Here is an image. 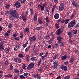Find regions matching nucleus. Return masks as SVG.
<instances>
[{"mask_svg":"<svg viewBox=\"0 0 79 79\" xmlns=\"http://www.w3.org/2000/svg\"><path fill=\"white\" fill-rule=\"evenodd\" d=\"M18 57L20 58H24V56L22 54H19L18 55Z\"/></svg>","mask_w":79,"mask_h":79,"instance_id":"nucleus-22","label":"nucleus"},{"mask_svg":"<svg viewBox=\"0 0 79 79\" xmlns=\"http://www.w3.org/2000/svg\"><path fill=\"white\" fill-rule=\"evenodd\" d=\"M18 62L19 63H20L21 62V59L19 58H18Z\"/></svg>","mask_w":79,"mask_h":79,"instance_id":"nucleus-58","label":"nucleus"},{"mask_svg":"<svg viewBox=\"0 0 79 79\" xmlns=\"http://www.w3.org/2000/svg\"><path fill=\"white\" fill-rule=\"evenodd\" d=\"M42 34H39L38 37L39 40H42Z\"/></svg>","mask_w":79,"mask_h":79,"instance_id":"nucleus-20","label":"nucleus"},{"mask_svg":"<svg viewBox=\"0 0 79 79\" xmlns=\"http://www.w3.org/2000/svg\"><path fill=\"white\" fill-rule=\"evenodd\" d=\"M22 68L24 70H26V64H24L22 66Z\"/></svg>","mask_w":79,"mask_h":79,"instance_id":"nucleus-40","label":"nucleus"},{"mask_svg":"<svg viewBox=\"0 0 79 79\" xmlns=\"http://www.w3.org/2000/svg\"><path fill=\"white\" fill-rule=\"evenodd\" d=\"M25 31L27 34L29 32V28L28 27H26V28H25Z\"/></svg>","mask_w":79,"mask_h":79,"instance_id":"nucleus-23","label":"nucleus"},{"mask_svg":"<svg viewBox=\"0 0 79 79\" xmlns=\"http://www.w3.org/2000/svg\"><path fill=\"white\" fill-rule=\"evenodd\" d=\"M34 77L35 79L37 78V79H40L42 77L40 76V74L39 73H36V75L34 76Z\"/></svg>","mask_w":79,"mask_h":79,"instance_id":"nucleus-10","label":"nucleus"},{"mask_svg":"<svg viewBox=\"0 0 79 79\" xmlns=\"http://www.w3.org/2000/svg\"><path fill=\"white\" fill-rule=\"evenodd\" d=\"M70 20V19H68L65 20H64L65 23V24H67V23H68V22Z\"/></svg>","mask_w":79,"mask_h":79,"instance_id":"nucleus-31","label":"nucleus"},{"mask_svg":"<svg viewBox=\"0 0 79 79\" xmlns=\"http://www.w3.org/2000/svg\"><path fill=\"white\" fill-rule=\"evenodd\" d=\"M30 49H31V47L30 46H28L25 49V52H28V50H29Z\"/></svg>","mask_w":79,"mask_h":79,"instance_id":"nucleus-35","label":"nucleus"},{"mask_svg":"<svg viewBox=\"0 0 79 79\" xmlns=\"http://www.w3.org/2000/svg\"><path fill=\"white\" fill-rule=\"evenodd\" d=\"M53 64L54 65H56L57 66H58V62L57 61H55L54 63H53Z\"/></svg>","mask_w":79,"mask_h":79,"instance_id":"nucleus-53","label":"nucleus"},{"mask_svg":"<svg viewBox=\"0 0 79 79\" xmlns=\"http://www.w3.org/2000/svg\"><path fill=\"white\" fill-rule=\"evenodd\" d=\"M13 76V75L10 73L8 74L5 75V77H8L9 78H10V77H12Z\"/></svg>","mask_w":79,"mask_h":79,"instance_id":"nucleus-16","label":"nucleus"},{"mask_svg":"<svg viewBox=\"0 0 79 79\" xmlns=\"http://www.w3.org/2000/svg\"><path fill=\"white\" fill-rule=\"evenodd\" d=\"M75 15V13H73V14H72L70 16V19H73V18L74 17Z\"/></svg>","mask_w":79,"mask_h":79,"instance_id":"nucleus-30","label":"nucleus"},{"mask_svg":"<svg viewBox=\"0 0 79 79\" xmlns=\"http://www.w3.org/2000/svg\"><path fill=\"white\" fill-rule=\"evenodd\" d=\"M29 44V42L27 41L26 42L25 44L22 45V46H23V47L24 48L26 47H27V44Z\"/></svg>","mask_w":79,"mask_h":79,"instance_id":"nucleus-21","label":"nucleus"},{"mask_svg":"<svg viewBox=\"0 0 79 79\" xmlns=\"http://www.w3.org/2000/svg\"><path fill=\"white\" fill-rule=\"evenodd\" d=\"M9 16L10 20H12V18H18V12L16 10L11 9L9 11Z\"/></svg>","mask_w":79,"mask_h":79,"instance_id":"nucleus-1","label":"nucleus"},{"mask_svg":"<svg viewBox=\"0 0 79 79\" xmlns=\"http://www.w3.org/2000/svg\"><path fill=\"white\" fill-rule=\"evenodd\" d=\"M57 39L58 40V44H61V43H62L61 40H63V38L62 36H59L57 37Z\"/></svg>","mask_w":79,"mask_h":79,"instance_id":"nucleus-6","label":"nucleus"},{"mask_svg":"<svg viewBox=\"0 0 79 79\" xmlns=\"http://www.w3.org/2000/svg\"><path fill=\"white\" fill-rule=\"evenodd\" d=\"M69 43H70V44H73V40H71V38H69Z\"/></svg>","mask_w":79,"mask_h":79,"instance_id":"nucleus-49","label":"nucleus"},{"mask_svg":"<svg viewBox=\"0 0 79 79\" xmlns=\"http://www.w3.org/2000/svg\"><path fill=\"white\" fill-rule=\"evenodd\" d=\"M4 50V48H3V44H0V50Z\"/></svg>","mask_w":79,"mask_h":79,"instance_id":"nucleus-19","label":"nucleus"},{"mask_svg":"<svg viewBox=\"0 0 79 79\" xmlns=\"http://www.w3.org/2000/svg\"><path fill=\"white\" fill-rule=\"evenodd\" d=\"M58 66V65H54L52 66V68L53 69H57V67Z\"/></svg>","mask_w":79,"mask_h":79,"instance_id":"nucleus-44","label":"nucleus"},{"mask_svg":"<svg viewBox=\"0 0 79 79\" xmlns=\"http://www.w3.org/2000/svg\"><path fill=\"white\" fill-rule=\"evenodd\" d=\"M37 60V59H36V57H32L31 58V61H34L35 60Z\"/></svg>","mask_w":79,"mask_h":79,"instance_id":"nucleus-41","label":"nucleus"},{"mask_svg":"<svg viewBox=\"0 0 79 79\" xmlns=\"http://www.w3.org/2000/svg\"><path fill=\"white\" fill-rule=\"evenodd\" d=\"M14 6H16V8H21V2H20L17 1L14 4Z\"/></svg>","mask_w":79,"mask_h":79,"instance_id":"nucleus-5","label":"nucleus"},{"mask_svg":"<svg viewBox=\"0 0 79 79\" xmlns=\"http://www.w3.org/2000/svg\"><path fill=\"white\" fill-rule=\"evenodd\" d=\"M10 7V4H6L5 6V7L6 9H9Z\"/></svg>","mask_w":79,"mask_h":79,"instance_id":"nucleus-27","label":"nucleus"},{"mask_svg":"<svg viewBox=\"0 0 79 79\" xmlns=\"http://www.w3.org/2000/svg\"><path fill=\"white\" fill-rule=\"evenodd\" d=\"M75 23H76L75 20L70 22L68 25V27L69 28L73 27L75 25Z\"/></svg>","mask_w":79,"mask_h":79,"instance_id":"nucleus-2","label":"nucleus"},{"mask_svg":"<svg viewBox=\"0 0 79 79\" xmlns=\"http://www.w3.org/2000/svg\"><path fill=\"white\" fill-rule=\"evenodd\" d=\"M55 26L56 27V29H59L60 27L59 23H56L55 24Z\"/></svg>","mask_w":79,"mask_h":79,"instance_id":"nucleus-29","label":"nucleus"},{"mask_svg":"<svg viewBox=\"0 0 79 79\" xmlns=\"http://www.w3.org/2000/svg\"><path fill=\"white\" fill-rule=\"evenodd\" d=\"M35 64V63H30L27 67V69L28 70H31L32 68H34Z\"/></svg>","mask_w":79,"mask_h":79,"instance_id":"nucleus-3","label":"nucleus"},{"mask_svg":"<svg viewBox=\"0 0 79 79\" xmlns=\"http://www.w3.org/2000/svg\"><path fill=\"white\" fill-rule=\"evenodd\" d=\"M53 32H51L50 33V36L51 37V39H55V36Z\"/></svg>","mask_w":79,"mask_h":79,"instance_id":"nucleus-14","label":"nucleus"},{"mask_svg":"<svg viewBox=\"0 0 79 79\" xmlns=\"http://www.w3.org/2000/svg\"><path fill=\"white\" fill-rule=\"evenodd\" d=\"M44 39L45 40H49L50 39V36L47 35L44 37Z\"/></svg>","mask_w":79,"mask_h":79,"instance_id":"nucleus-24","label":"nucleus"},{"mask_svg":"<svg viewBox=\"0 0 79 79\" xmlns=\"http://www.w3.org/2000/svg\"><path fill=\"white\" fill-rule=\"evenodd\" d=\"M68 35L69 36V38H71L72 37V34L70 32H69L68 33Z\"/></svg>","mask_w":79,"mask_h":79,"instance_id":"nucleus-37","label":"nucleus"},{"mask_svg":"<svg viewBox=\"0 0 79 79\" xmlns=\"http://www.w3.org/2000/svg\"><path fill=\"white\" fill-rule=\"evenodd\" d=\"M8 61L6 60L5 62V65H8Z\"/></svg>","mask_w":79,"mask_h":79,"instance_id":"nucleus-61","label":"nucleus"},{"mask_svg":"<svg viewBox=\"0 0 79 79\" xmlns=\"http://www.w3.org/2000/svg\"><path fill=\"white\" fill-rule=\"evenodd\" d=\"M8 27L9 28H10V29H11L12 27V24L11 23H9V25Z\"/></svg>","mask_w":79,"mask_h":79,"instance_id":"nucleus-55","label":"nucleus"},{"mask_svg":"<svg viewBox=\"0 0 79 79\" xmlns=\"http://www.w3.org/2000/svg\"><path fill=\"white\" fill-rule=\"evenodd\" d=\"M19 45H17L14 48V50L15 51H18L19 50Z\"/></svg>","mask_w":79,"mask_h":79,"instance_id":"nucleus-15","label":"nucleus"},{"mask_svg":"<svg viewBox=\"0 0 79 79\" xmlns=\"http://www.w3.org/2000/svg\"><path fill=\"white\" fill-rule=\"evenodd\" d=\"M38 21L39 24H42V19L40 18L39 19Z\"/></svg>","mask_w":79,"mask_h":79,"instance_id":"nucleus-28","label":"nucleus"},{"mask_svg":"<svg viewBox=\"0 0 79 79\" xmlns=\"http://www.w3.org/2000/svg\"><path fill=\"white\" fill-rule=\"evenodd\" d=\"M39 6L40 8H41V11H44V9H45V7L43 6H42V5L40 4L39 5Z\"/></svg>","mask_w":79,"mask_h":79,"instance_id":"nucleus-25","label":"nucleus"},{"mask_svg":"<svg viewBox=\"0 0 79 79\" xmlns=\"http://www.w3.org/2000/svg\"><path fill=\"white\" fill-rule=\"evenodd\" d=\"M38 71H39V72H40V73H42V71H43V69H42V68H40L38 69Z\"/></svg>","mask_w":79,"mask_h":79,"instance_id":"nucleus-47","label":"nucleus"},{"mask_svg":"<svg viewBox=\"0 0 79 79\" xmlns=\"http://www.w3.org/2000/svg\"><path fill=\"white\" fill-rule=\"evenodd\" d=\"M45 20L47 23H49L50 22V20H49V19L48 18V17H46L45 19Z\"/></svg>","mask_w":79,"mask_h":79,"instance_id":"nucleus-34","label":"nucleus"},{"mask_svg":"<svg viewBox=\"0 0 79 79\" xmlns=\"http://www.w3.org/2000/svg\"><path fill=\"white\" fill-rule=\"evenodd\" d=\"M74 61V59H73V58H71L70 60V61L71 63H71V64H73V63H72Z\"/></svg>","mask_w":79,"mask_h":79,"instance_id":"nucleus-45","label":"nucleus"},{"mask_svg":"<svg viewBox=\"0 0 79 79\" xmlns=\"http://www.w3.org/2000/svg\"><path fill=\"white\" fill-rule=\"evenodd\" d=\"M55 40V39H53V38H50V40L48 41V42L49 44H51L53 43V41Z\"/></svg>","mask_w":79,"mask_h":79,"instance_id":"nucleus-13","label":"nucleus"},{"mask_svg":"<svg viewBox=\"0 0 79 79\" xmlns=\"http://www.w3.org/2000/svg\"><path fill=\"white\" fill-rule=\"evenodd\" d=\"M4 51L7 54L9 52V49L8 48H6L4 49Z\"/></svg>","mask_w":79,"mask_h":79,"instance_id":"nucleus-32","label":"nucleus"},{"mask_svg":"<svg viewBox=\"0 0 79 79\" xmlns=\"http://www.w3.org/2000/svg\"><path fill=\"white\" fill-rule=\"evenodd\" d=\"M29 58H30V56H29V55H27L26 58V62H27L29 61Z\"/></svg>","mask_w":79,"mask_h":79,"instance_id":"nucleus-18","label":"nucleus"},{"mask_svg":"<svg viewBox=\"0 0 79 79\" xmlns=\"http://www.w3.org/2000/svg\"><path fill=\"white\" fill-rule=\"evenodd\" d=\"M67 58H68V56L66 55H65L61 57V59L62 60H66Z\"/></svg>","mask_w":79,"mask_h":79,"instance_id":"nucleus-12","label":"nucleus"},{"mask_svg":"<svg viewBox=\"0 0 79 79\" xmlns=\"http://www.w3.org/2000/svg\"><path fill=\"white\" fill-rule=\"evenodd\" d=\"M70 79V75L65 76L64 79Z\"/></svg>","mask_w":79,"mask_h":79,"instance_id":"nucleus-38","label":"nucleus"},{"mask_svg":"<svg viewBox=\"0 0 79 79\" xmlns=\"http://www.w3.org/2000/svg\"><path fill=\"white\" fill-rule=\"evenodd\" d=\"M61 43V44H60V46L61 47H64V45H65V44L63 42Z\"/></svg>","mask_w":79,"mask_h":79,"instance_id":"nucleus-46","label":"nucleus"},{"mask_svg":"<svg viewBox=\"0 0 79 79\" xmlns=\"http://www.w3.org/2000/svg\"><path fill=\"white\" fill-rule=\"evenodd\" d=\"M43 6L44 8L46 7V6H47V3H44L43 4Z\"/></svg>","mask_w":79,"mask_h":79,"instance_id":"nucleus-64","label":"nucleus"},{"mask_svg":"<svg viewBox=\"0 0 79 79\" xmlns=\"http://www.w3.org/2000/svg\"><path fill=\"white\" fill-rule=\"evenodd\" d=\"M22 19L23 21H24V22H25V21H26V17L22 15Z\"/></svg>","mask_w":79,"mask_h":79,"instance_id":"nucleus-26","label":"nucleus"},{"mask_svg":"<svg viewBox=\"0 0 79 79\" xmlns=\"http://www.w3.org/2000/svg\"><path fill=\"white\" fill-rule=\"evenodd\" d=\"M77 32V30H75L73 31V33L74 34H76Z\"/></svg>","mask_w":79,"mask_h":79,"instance_id":"nucleus-56","label":"nucleus"},{"mask_svg":"<svg viewBox=\"0 0 79 79\" xmlns=\"http://www.w3.org/2000/svg\"><path fill=\"white\" fill-rule=\"evenodd\" d=\"M26 0H22L21 1V3H22V4H23V3H25V2H26Z\"/></svg>","mask_w":79,"mask_h":79,"instance_id":"nucleus-59","label":"nucleus"},{"mask_svg":"<svg viewBox=\"0 0 79 79\" xmlns=\"http://www.w3.org/2000/svg\"><path fill=\"white\" fill-rule=\"evenodd\" d=\"M46 12H47L48 14V15L50 14V12H49V10H48V9H46Z\"/></svg>","mask_w":79,"mask_h":79,"instance_id":"nucleus-62","label":"nucleus"},{"mask_svg":"<svg viewBox=\"0 0 79 79\" xmlns=\"http://www.w3.org/2000/svg\"><path fill=\"white\" fill-rule=\"evenodd\" d=\"M54 2L55 3L57 4L58 2V0H54Z\"/></svg>","mask_w":79,"mask_h":79,"instance_id":"nucleus-63","label":"nucleus"},{"mask_svg":"<svg viewBox=\"0 0 79 79\" xmlns=\"http://www.w3.org/2000/svg\"><path fill=\"white\" fill-rule=\"evenodd\" d=\"M28 39L30 42L32 43L33 41H35L37 39V37L35 36H33L32 37H30Z\"/></svg>","mask_w":79,"mask_h":79,"instance_id":"nucleus-4","label":"nucleus"},{"mask_svg":"<svg viewBox=\"0 0 79 79\" xmlns=\"http://www.w3.org/2000/svg\"><path fill=\"white\" fill-rule=\"evenodd\" d=\"M19 77L20 79H25L26 77H25L24 75H22L20 76Z\"/></svg>","mask_w":79,"mask_h":79,"instance_id":"nucleus-39","label":"nucleus"},{"mask_svg":"<svg viewBox=\"0 0 79 79\" xmlns=\"http://www.w3.org/2000/svg\"><path fill=\"white\" fill-rule=\"evenodd\" d=\"M43 28V27L42 26H40L39 27H38L35 28L36 30L37 31H39V30H41Z\"/></svg>","mask_w":79,"mask_h":79,"instance_id":"nucleus-17","label":"nucleus"},{"mask_svg":"<svg viewBox=\"0 0 79 79\" xmlns=\"http://www.w3.org/2000/svg\"><path fill=\"white\" fill-rule=\"evenodd\" d=\"M57 56H57L56 54L53 57V60H55V59H56L57 58Z\"/></svg>","mask_w":79,"mask_h":79,"instance_id":"nucleus-51","label":"nucleus"},{"mask_svg":"<svg viewBox=\"0 0 79 79\" xmlns=\"http://www.w3.org/2000/svg\"><path fill=\"white\" fill-rule=\"evenodd\" d=\"M13 67L12 64H11L10 66V68L8 69L9 71H11V70H13Z\"/></svg>","mask_w":79,"mask_h":79,"instance_id":"nucleus-36","label":"nucleus"},{"mask_svg":"<svg viewBox=\"0 0 79 79\" xmlns=\"http://www.w3.org/2000/svg\"><path fill=\"white\" fill-rule=\"evenodd\" d=\"M18 58H15L14 59V60L15 62H17V61H18Z\"/></svg>","mask_w":79,"mask_h":79,"instance_id":"nucleus-57","label":"nucleus"},{"mask_svg":"<svg viewBox=\"0 0 79 79\" xmlns=\"http://www.w3.org/2000/svg\"><path fill=\"white\" fill-rule=\"evenodd\" d=\"M61 29H58L57 30V31L56 32V35L58 36H60V35L62 33V32L63 31H61Z\"/></svg>","mask_w":79,"mask_h":79,"instance_id":"nucleus-7","label":"nucleus"},{"mask_svg":"<svg viewBox=\"0 0 79 79\" xmlns=\"http://www.w3.org/2000/svg\"><path fill=\"white\" fill-rule=\"evenodd\" d=\"M54 17L55 19H56L59 18V17H60V15H59V14L58 13H56L54 15Z\"/></svg>","mask_w":79,"mask_h":79,"instance_id":"nucleus-11","label":"nucleus"},{"mask_svg":"<svg viewBox=\"0 0 79 79\" xmlns=\"http://www.w3.org/2000/svg\"><path fill=\"white\" fill-rule=\"evenodd\" d=\"M24 76H28L29 75V73L27 72H26L23 74Z\"/></svg>","mask_w":79,"mask_h":79,"instance_id":"nucleus-60","label":"nucleus"},{"mask_svg":"<svg viewBox=\"0 0 79 79\" xmlns=\"http://www.w3.org/2000/svg\"><path fill=\"white\" fill-rule=\"evenodd\" d=\"M37 53V51H36V50H35L33 52V55H36Z\"/></svg>","mask_w":79,"mask_h":79,"instance_id":"nucleus-42","label":"nucleus"},{"mask_svg":"<svg viewBox=\"0 0 79 79\" xmlns=\"http://www.w3.org/2000/svg\"><path fill=\"white\" fill-rule=\"evenodd\" d=\"M30 11L31 14V15H33V13H34V10L33 9L31 8L30 9Z\"/></svg>","mask_w":79,"mask_h":79,"instance_id":"nucleus-33","label":"nucleus"},{"mask_svg":"<svg viewBox=\"0 0 79 79\" xmlns=\"http://www.w3.org/2000/svg\"><path fill=\"white\" fill-rule=\"evenodd\" d=\"M64 66L63 65H61L60 66V68H61L62 70H63V69H64Z\"/></svg>","mask_w":79,"mask_h":79,"instance_id":"nucleus-54","label":"nucleus"},{"mask_svg":"<svg viewBox=\"0 0 79 79\" xmlns=\"http://www.w3.org/2000/svg\"><path fill=\"white\" fill-rule=\"evenodd\" d=\"M64 8V4H61L60 5L59 8V10L60 11H62Z\"/></svg>","mask_w":79,"mask_h":79,"instance_id":"nucleus-8","label":"nucleus"},{"mask_svg":"<svg viewBox=\"0 0 79 79\" xmlns=\"http://www.w3.org/2000/svg\"><path fill=\"white\" fill-rule=\"evenodd\" d=\"M72 3L74 6L75 7H76L77 8H79V5H77V3H76V1L74 0H73V1H72Z\"/></svg>","mask_w":79,"mask_h":79,"instance_id":"nucleus-9","label":"nucleus"},{"mask_svg":"<svg viewBox=\"0 0 79 79\" xmlns=\"http://www.w3.org/2000/svg\"><path fill=\"white\" fill-rule=\"evenodd\" d=\"M29 13V11L27 10L25 13V17H27V16L28 15V13Z\"/></svg>","mask_w":79,"mask_h":79,"instance_id":"nucleus-43","label":"nucleus"},{"mask_svg":"<svg viewBox=\"0 0 79 79\" xmlns=\"http://www.w3.org/2000/svg\"><path fill=\"white\" fill-rule=\"evenodd\" d=\"M63 70L65 71H66L67 70H68V68L66 66H64V69H63Z\"/></svg>","mask_w":79,"mask_h":79,"instance_id":"nucleus-52","label":"nucleus"},{"mask_svg":"<svg viewBox=\"0 0 79 79\" xmlns=\"http://www.w3.org/2000/svg\"><path fill=\"white\" fill-rule=\"evenodd\" d=\"M14 40H19V37H15L14 38Z\"/></svg>","mask_w":79,"mask_h":79,"instance_id":"nucleus-48","label":"nucleus"},{"mask_svg":"<svg viewBox=\"0 0 79 79\" xmlns=\"http://www.w3.org/2000/svg\"><path fill=\"white\" fill-rule=\"evenodd\" d=\"M14 72H15V73H19V70H17L16 69H15L14 70Z\"/></svg>","mask_w":79,"mask_h":79,"instance_id":"nucleus-50","label":"nucleus"}]
</instances>
